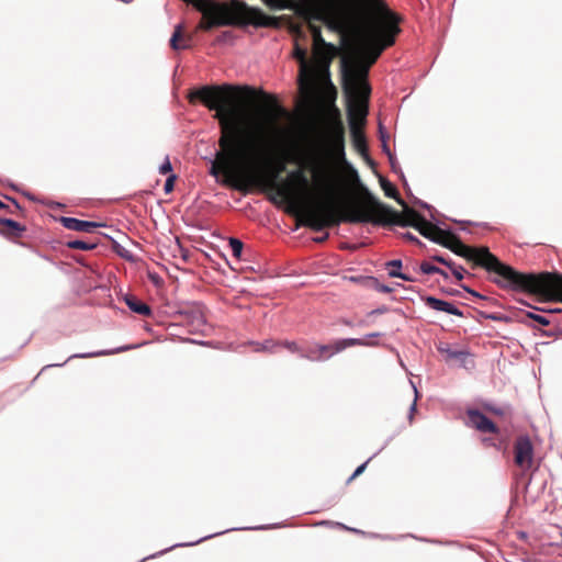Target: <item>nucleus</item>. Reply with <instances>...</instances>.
Returning a JSON list of instances; mask_svg holds the SVG:
<instances>
[{
  "mask_svg": "<svg viewBox=\"0 0 562 562\" xmlns=\"http://www.w3.org/2000/svg\"><path fill=\"white\" fill-rule=\"evenodd\" d=\"M342 323L347 326H352L351 322L344 319Z\"/></svg>",
  "mask_w": 562,
  "mask_h": 562,
  "instance_id": "c03bdc74",
  "label": "nucleus"
},
{
  "mask_svg": "<svg viewBox=\"0 0 562 562\" xmlns=\"http://www.w3.org/2000/svg\"><path fill=\"white\" fill-rule=\"evenodd\" d=\"M339 526H340L341 528H344V529L350 530V528H348L347 526H344V525H341V524H339ZM351 531H357V530H356V529H351Z\"/></svg>",
  "mask_w": 562,
  "mask_h": 562,
  "instance_id": "37998d69",
  "label": "nucleus"
},
{
  "mask_svg": "<svg viewBox=\"0 0 562 562\" xmlns=\"http://www.w3.org/2000/svg\"><path fill=\"white\" fill-rule=\"evenodd\" d=\"M380 182L386 196L394 199L398 204H404V200L400 196L397 189L390 181L381 178Z\"/></svg>",
  "mask_w": 562,
  "mask_h": 562,
  "instance_id": "4be33fe9",
  "label": "nucleus"
},
{
  "mask_svg": "<svg viewBox=\"0 0 562 562\" xmlns=\"http://www.w3.org/2000/svg\"><path fill=\"white\" fill-rule=\"evenodd\" d=\"M390 18L391 27L375 35H349L361 44L359 50L353 55L342 57L341 68L344 78V89L350 95L348 104V120L350 127H362L366 123L368 114L367 99L370 88L367 83H362L368 76L370 67L378 60L384 49L394 45L397 34L401 32V18L391 10Z\"/></svg>",
  "mask_w": 562,
  "mask_h": 562,
  "instance_id": "20e7f679",
  "label": "nucleus"
},
{
  "mask_svg": "<svg viewBox=\"0 0 562 562\" xmlns=\"http://www.w3.org/2000/svg\"><path fill=\"white\" fill-rule=\"evenodd\" d=\"M462 289H464L468 293H470L471 295H473L474 297H477V299H481V300H484L485 297L483 295H481L480 293H477L476 291L465 286V285H461Z\"/></svg>",
  "mask_w": 562,
  "mask_h": 562,
  "instance_id": "4c0bfd02",
  "label": "nucleus"
},
{
  "mask_svg": "<svg viewBox=\"0 0 562 562\" xmlns=\"http://www.w3.org/2000/svg\"><path fill=\"white\" fill-rule=\"evenodd\" d=\"M311 32L313 40V59L307 58L306 41L307 36L305 31L300 25H293L292 32L294 34V52L293 57L300 64L299 70V88L302 93H311L317 83V80L323 76H328V70L333 58L336 55V47L327 43L322 36L321 23L325 24L323 20L303 21Z\"/></svg>",
  "mask_w": 562,
  "mask_h": 562,
  "instance_id": "423d86ee",
  "label": "nucleus"
},
{
  "mask_svg": "<svg viewBox=\"0 0 562 562\" xmlns=\"http://www.w3.org/2000/svg\"><path fill=\"white\" fill-rule=\"evenodd\" d=\"M191 34H184V27L182 24H178L175 27L172 36L170 38V47L173 50L187 49L191 47L192 42Z\"/></svg>",
  "mask_w": 562,
  "mask_h": 562,
  "instance_id": "dca6fc26",
  "label": "nucleus"
},
{
  "mask_svg": "<svg viewBox=\"0 0 562 562\" xmlns=\"http://www.w3.org/2000/svg\"><path fill=\"white\" fill-rule=\"evenodd\" d=\"M176 180H177V176L175 173H170L165 182L164 190L166 193L172 192Z\"/></svg>",
  "mask_w": 562,
  "mask_h": 562,
  "instance_id": "c756f323",
  "label": "nucleus"
},
{
  "mask_svg": "<svg viewBox=\"0 0 562 562\" xmlns=\"http://www.w3.org/2000/svg\"><path fill=\"white\" fill-rule=\"evenodd\" d=\"M202 14L198 31H211L222 26L277 27L278 19L251 8L239 0H183Z\"/></svg>",
  "mask_w": 562,
  "mask_h": 562,
  "instance_id": "0eeeda50",
  "label": "nucleus"
},
{
  "mask_svg": "<svg viewBox=\"0 0 562 562\" xmlns=\"http://www.w3.org/2000/svg\"><path fill=\"white\" fill-rule=\"evenodd\" d=\"M514 462L522 471L533 464V445L528 436H518L514 442Z\"/></svg>",
  "mask_w": 562,
  "mask_h": 562,
  "instance_id": "9d476101",
  "label": "nucleus"
},
{
  "mask_svg": "<svg viewBox=\"0 0 562 562\" xmlns=\"http://www.w3.org/2000/svg\"><path fill=\"white\" fill-rule=\"evenodd\" d=\"M229 246H231L233 256L239 259L241 256V252H243L244 244L237 238H231Z\"/></svg>",
  "mask_w": 562,
  "mask_h": 562,
  "instance_id": "bb28decb",
  "label": "nucleus"
},
{
  "mask_svg": "<svg viewBox=\"0 0 562 562\" xmlns=\"http://www.w3.org/2000/svg\"><path fill=\"white\" fill-rule=\"evenodd\" d=\"M456 255L497 274L492 281L503 289L521 290L548 301L562 302V274L557 272L522 273L503 263L487 247H471L450 232L442 245Z\"/></svg>",
  "mask_w": 562,
  "mask_h": 562,
  "instance_id": "39448f33",
  "label": "nucleus"
},
{
  "mask_svg": "<svg viewBox=\"0 0 562 562\" xmlns=\"http://www.w3.org/2000/svg\"><path fill=\"white\" fill-rule=\"evenodd\" d=\"M437 350L442 356L446 362L458 361L460 363H464L468 357L470 356L468 351L454 349L448 342H440L437 346Z\"/></svg>",
  "mask_w": 562,
  "mask_h": 562,
  "instance_id": "2eb2a0df",
  "label": "nucleus"
},
{
  "mask_svg": "<svg viewBox=\"0 0 562 562\" xmlns=\"http://www.w3.org/2000/svg\"><path fill=\"white\" fill-rule=\"evenodd\" d=\"M420 271L425 274H432V273L441 272V269L431 265L428 261H423L420 263Z\"/></svg>",
  "mask_w": 562,
  "mask_h": 562,
  "instance_id": "cd10ccee",
  "label": "nucleus"
},
{
  "mask_svg": "<svg viewBox=\"0 0 562 562\" xmlns=\"http://www.w3.org/2000/svg\"><path fill=\"white\" fill-rule=\"evenodd\" d=\"M3 210L10 214H18L21 211V206L14 200H11V204H7Z\"/></svg>",
  "mask_w": 562,
  "mask_h": 562,
  "instance_id": "72a5a7b5",
  "label": "nucleus"
},
{
  "mask_svg": "<svg viewBox=\"0 0 562 562\" xmlns=\"http://www.w3.org/2000/svg\"><path fill=\"white\" fill-rule=\"evenodd\" d=\"M270 9L291 10L302 21L323 20L345 35H375L392 26L385 0H263Z\"/></svg>",
  "mask_w": 562,
  "mask_h": 562,
  "instance_id": "f03ea898",
  "label": "nucleus"
},
{
  "mask_svg": "<svg viewBox=\"0 0 562 562\" xmlns=\"http://www.w3.org/2000/svg\"><path fill=\"white\" fill-rule=\"evenodd\" d=\"M373 344L367 341L366 339L360 338H345L335 340L333 344L321 345L318 346V352L321 353L322 361H326L330 359L334 355L341 352L346 348L355 347V346H372Z\"/></svg>",
  "mask_w": 562,
  "mask_h": 562,
  "instance_id": "9b49d317",
  "label": "nucleus"
},
{
  "mask_svg": "<svg viewBox=\"0 0 562 562\" xmlns=\"http://www.w3.org/2000/svg\"><path fill=\"white\" fill-rule=\"evenodd\" d=\"M301 358H304L310 361L321 362L323 357L318 352V346L315 345L314 347L310 348L306 351L303 350V352L301 353Z\"/></svg>",
  "mask_w": 562,
  "mask_h": 562,
  "instance_id": "393cba45",
  "label": "nucleus"
},
{
  "mask_svg": "<svg viewBox=\"0 0 562 562\" xmlns=\"http://www.w3.org/2000/svg\"><path fill=\"white\" fill-rule=\"evenodd\" d=\"M59 222L70 231L92 233L95 228L103 226L101 223L82 221L75 217H60Z\"/></svg>",
  "mask_w": 562,
  "mask_h": 562,
  "instance_id": "4468645a",
  "label": "nucleus"
},
{
  "mask_svg": "<svg viewBox=\"0 0 562 562\" xmlns=\"http://www.w3.org/2000/svg\"><path fill=\"white\" fill-rule=\"evenodd\" d=\"M324 164H327L334 170V175H335V195H334L335 198L334 199L338 205L339 211L341 213H344L349 207H342L338 201L337 172H336L335 168L331 166V164H329L325 159H322L318 157H313L311 159V165H310L312 175H315V170H318V168H321V166ZM313 182H314L315 189L319 193V199H317L312 204L305 205V203H304L305 199L307 196L308 188H310V180L306 177L303 168H299V169L290 172V175L288 176V179L281 182V186L279 187L276 194H271L269 199L272 203H277L278 202L277 196H279V198H281V200L284 203L289 204L290 207L297 209V207L304 206V217H305L304 225L310 227L307 225L308 211L311 209L315 207L322 201L326 200V193L317 187V184L315 182V176H313Z\"/></svg>",
  "mask_w": 562,
  "mask_h": 562,
  "instance_id": "6e6552de",
  "label": "nucleus"
},
{
  "mask_svg": "<svg viewBox=\"0 0 562 562\" xmlns=\"http://www.w3.org/2000/svg\"><path fill=\"white\" fill-rule=\"evenodd\" d=\"M284 348H286L289 351L291 352H294V353H299L301 356V353L303 352V349L295 342V341H283L281 344Z\"/></svg>",
  "mask_w": 562,
  "mask_h": 562,
  "instance_id": "c85d7f7f",
  "label": "nucleus"
},
{
  "mask_svg": "<svg viewBox=\"0 0 562 562\" xmlns=\"http://www.w3.org/2000/svg\"><path fill=\"white\" fill-rule=\"evenodd\" d=\"M379 336H380V333H372V334L368 335V337H370V338L371 337H379Z\"/></svg>",
  "mask_w": 562,
  "mask_h": 562,
  "instance_id": "79ce46f5",
  "label": "nucleus"
},
{
  "mask_svg": "<svg viewBox=\"0 0 562 562\" xmlns=\"http://www.w3.org/2000/svg\"><path fill=\"white\" fill-rule=\"evenodd\" d=\"M349 176L351 180L359 181L357 171L351 167H349Z\"/></svg>",
  "mask_w": 562,
  "mask_h": 562,
  "instance_id": "58836bf2",
  "label": "nucleus"
},
{
  "mask_svg": "<svg viewBox=\"0 0 562 562\" xmlns=\"http://www.w3.org/2000/svg\"><path fill=\"white\" fill-rule=\"evenodd\" d=\"M451 272L456 277L458 281H461L464 278V269L461 266H457L456 263L451 267Z\"/></svg>",
  "mask_w": 562,
  "mask_h": 562,
  "instance_id": "2f4dec72",
  "label": "nucleus"
},
{
  "mask_svg": "<svg viewBox=\"0 0 562 562\" xmlns=\"http://www.w3.org/2000/svg\"><path fill=\"white\" fill-rule=\"evenodd\" d=\"M386 267L387 268H392V269H389V276L392 277V278H401L405 281H413L414 279L405 273H402L398 271V269L402 267V261L401 260H391L386 263Z\"/></svg>",
  "mask_w": 562,
  "mask_h": 562,
  "instance_id": "5701e85b",
  "label": "nucleus"
},
{
  "mask_svg": "<svg viewBox=\"0 0 562 562\" xmlns=\"http://www.w3.org/2000/svg\"><path fill=\"white\" fill-rule=\"evenodd\" d=\"M103 355H106V352H104V351H97V352L74 355V356L69 357V359H72V358H92V357H99V356H103Z\"/></svg>",
  "mask_w": 562,
  "mask_h": 562,
  "instance_id": "c9c22d12",
  "label": "nucleus"
},
{
  "mask_svg": "<svg viewBox=\"0 0 562 562\" xmlns=\"http://www.w3.org/2000/svg\"><path fill=\"white\" fill-rule=\"evenodd\" d=\"M437 273L440 274L441 277H443L445 279L449 278L448 273L442 269H441V272H437Z\"/></svg>",
  "mask_w": 562,
  "mask_h": 562,
  "instance_id": "ea45409f",
  "label": "nucleus"
},
{
  "mask_svg": "<svg viewBox=\"0 0 562 562\" xmlns=\"http://www.w3.org/2000/svg\"><path fill=\"white\" fill-rule=\"evenodd\" d=\"M285 115H288V112L273 100L272 104L266 111V125L276 128L278 121Z\"/></svg>",
  "mask_w": 562,
  "mask_h": 562,
  "instance_id": "6ab92c4d",
  "label": "nucleus"
},
{
  "mask_svg": "<svg viewBox=\"0 0 562 562\" xmlns=\"http://www.w3.org/2000/svg\"><path fill=\"white\" fill-rule=\"evenodd\" d=\"M402 236H403L404 239H406L409 243H415L417 245H422L420 240L416 236L411 234V233H405Z\"/></svg>",
  "mask_w": 562,
  "mask_h": 562,
  "instance_id": "e433bc0d",
  "label": "nucleus"
},
{
  "mask_svg": "<svg viewBox=\"0 0 562 562\" xmlns=\"http://www.w3.org/2000/svg\"><path fill=\"white\" fill-rule=\"evenodd\" d=\"M417 231L426 238L430 239L431 241H435L439 245H443L449 231L441 229L439 226L432 224L431 222L427 221L425 217L419 223V226L417 227Z\"/></svg>",
  "mask_w": 562,
  "mask_h": 562,
  "instance_id": "f8f14e48",
  "label": "nucleus"
},
{
  "mask_svg": "<svg viewBox=\"0 0 562 562\" xmlns=\"http://www.w3.org/2000/svg\"><path fill=\"white\" fill-rule=\"evenodd\" d=\"M322 138L326 147L344 155L345 126L337 109L334 116L327 120Z\"/></svg>",
  "mask_w": 562,
  "mask_h": 562,
  "instance_id": "1a4fd4ad",
  "label": "nucleus"
},
{
  "mask_svg": "<svg viewBox=\"0 0 562 562\" xmlns=\"http://www.w3.org/2000/svg\"><path fill=\"white\" fill-rule=\"evenodd\" d=\"M7 206L1 200H0V210H3Z\"/></svg>",
  "mask_w": 562,
  "mask_h": 562,
  "instance_id": "a18cd8bd",
  "label": "nucleus"
},
{
  "mask_svg": "<svg viewBox=\"0 0 562 562\" xmlns=\"http://www.w3.org/2000/svg\"><path fill=\"white\" fill-rule=\"evenodd\" d=\"M67 246L71 249L92 250L97 247V243H89V241H83V240H70L67 243Z\"/></svg>",
  "mask_w": 562,
  "mask_h": 562,
  "instance_id": "b1692460",
  "label": "nucleus"
},
{
  "mask_svg": "<svg viewBox=\"0 0 562 562\" xmlns=\"http://www.w3.org/2000/svg\"><path fill=\"white\" fill-rule=\"evenodd\" d=\"M125 303L134 313H137L143 316H149L151 314L150 307L137 300L135 296L128 295L125 297Z\"/></svg>",
  "mask_w": 562,
  "mask_h": 562,
  "instance_id": "412c9836",
  "label": "nucleus"
},
{
  "mask_svg": "<svg viewBox=\"0 0 562 562\" xmlns=\"http://www.w3.org/2000/svg\"><path fill=\"white\" fill-rule=\"evenodd\" d=\"M415 407H416V404L414 403V404L412 405V407H411L412 412H414V411H415Z\"/></svg>",
  "mask_w": 562,
  "mask_h": 562,
  "instance_id": "49530a36",
  "label": "nucleus"
},
{
  "mask_svg": "<svg viewBox=\"0 0 562 562\" xmlns=\"http://www.w3.org/2000/svg\"><path fill=\"white\" fill-rule=\"evenodd\" d=\"M423 300L425 304L431 310L446 312L448 314L456 315L459 317L463 316V313L450 302L442 301L434 296H425L423 297Z\"/></svg>",
  "mask_w": 562,
  "mask_h": 562,
  "instance_id": "f3484780",
  "label": "nucleus"
},
{
  "mask_svg": "<svg viewBox=\"0 0 562 562\" xmlns=\"http://www.w3.org/2000/svg\"><path fill=\"white\" fill-rule=\"evenodd\" d=\"M351 138L353 147L357 149L359 154L362 156H368V145L362 127L352 126L350 127Z\"/></svg>",
  "mask_w": 562,
  "mask_h": 562,
  "instance_id": "aec40b11",
  "label": "nucleus"
},
{
  "mask_svg": "<svg viewBox=\"0 0 562 562\" xmlns=\"http://www.w3.org/2000/svg\"><path fill=\"white\" fill-rule=\"evenodd\" d=\"M171 171H172L171 162H170L169 158L166 157L165 162L159 167V172L161 175H167V173H171Z\"/></svg>",
  "mask_w": 562,
  "mask_h": 562,
  "instance_id": "f704fd0d",
  "label": "nucleus"
},
{
  "mask_svg": "<svg viewBox=\"0 0 562 562\" xmlns=\"http://www.w3.org/2000/svg\"><path fill=\"white\" fill-rule=\"evenodd\" d=\"M252 93L249 87L211 85L192 90L188 99L190 103L200 101L209 110L215 111L214 119L220 123V150L212 162L211 175L216 177L222 173L224 184L244 193L258 189L276 194L286 160L270 155L263 146L266 128L262 124L256 130L243 124L240 102Z\"/></svg>",
  "mask_w": 562,
  "mask_h": 562,
  "instance_id": "f257e3e1",
  "label": "nucleus"
},
{
  "mask_svg": "<svg viewBox=\"0 0 562 562\" xmlns=\"http://www.w3.org/2000/svg\"><path fill=\"white\" fill-rule=\"evenodd\" d=\"M469 422L472 427L482 431L490 434H497L498 427L484 414L479 411H469L468 413Z\"/></svg>",
  "mask_w": 562,
  "mask_h": 562,
  "instance_id": "ddd939ff",
  "label": "nucleus"
},
{
  "mask_svg": "<svg viewBox=\"0 0 562 562\" xmlns=\"http://www.w3.org/2000/svg\"><path fill=\"white\" fill-rule=\"evenodd\" d=\"M0 225H1V234L9 238H18L21 237L22 234L25 232V227L21 225L20 223L9 220V218H0Z\"/></svg>",
  "mask_w": 562,
  "mask_h": 562,
  "instance_id": "a211bd4d",
  "label": "nucleus"
},
{
  "mask_svg": "<svg viewBox=\"0 0 562 562\" xmlns=\"http://www.w3.org/2000/svg\"><path fill=\"white\" fill-rule=\"evenodd\" d=\"M522 316L537 322L541 326H549L551 324L549 318H547V317H544L542 315L532 313V312H525V313H522Z\"/></svg>",
  "mask_w": 562,
  "mask_h": 562,
  "instance_id": "a878e982",
  "label": "nucleus"
},
{
  "mask_svg": "<svg viewBox=\"0 0 562 562\" xmlns=\"http://www.w3.org/2000/svg\"><path fill=\"white\" fill-rule=\"evenodd\" d=\"M370 460H371V459H368L364 463H362L361 465H359V467L356 469V471L353 472V474H352V475L347 480V483H348V484H349V483H351L356 477H358L359 475H361V474L364 472V470H366V468H367L368 463L370 462Z\"/></svg>",
  "mask_w": 562,
  "mask_h": 562,
  "instance_id": "7c9ffc66",
  "label": "nucleus"
},
{
  "mask_svg": "<svg viewBox=\"0 0 562 562\" xmlns=\"http://www.w3.org/2000/svg\"><path fill=\"white\" fill-rule=\"evenodd\" d=\"M120 256L123 257V258H128V256L126 255L127 251L124 250V251H119Z\"/></svg>",
  "mask_w": 562,
  "mask_h": 562,
  "instance_id": "a19ab883",
  "label": "nucleus"
},
{
  "mask_svg": "<svg viewBox=\"0 0 562 562\" xmlns=\"http://www.w3.org/2000/svg\"><path fill=\"white\" fill-rule=\"evenodd\" d=\"M431 260L436 261V262H439L441 265H445L447 266L449 269H451V267L454 265V262L450 259H447L445 258L443 256H439V255H436V256H432L431 257Z\"/></svg>",
  "mask_w": 562,
  "mask_h": 562,
  "instance_id": "473e14b6",
  "label": "nucleus"
},
{
  "mask_svg": "<svg viewBox=\"0 0 562 562\" xmlns=\"http://www.w3.org/2000/svg\"><path fill=\"white\" fill-rule=\"evenodd\" d=\"M315 182L326 193V200L318 203L308 211L307 225L314 231H322L326 227L346 223H373L378 225L412 226L415 229L424 220V216L416 210L409 207L405 202L401 204L403 212L381 203L371 192L361 187V199L355 206L341 213L335 201V175L327 164L315 170Z\"/></svg>",
  "mask_w": 562,
  "mask_h": 562,
  "instance_id": "7ed1b4c3",
  "label": "nucleus"
}]
</instances>
